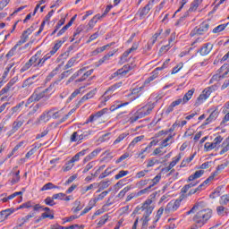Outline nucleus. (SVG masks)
Here are the masks:
<instances>
[{
  "label": "nucleus",
  "instance_id": "1",
  "mask_svg": "<svg viewBox=\"0 0 229 229\" xmlns=\"http://www.w3.org/2000/svg\"><path fill=\"white\" fill-rule=\"evenodd\" d=\"M153 108H155V103L147 104L130 116L129 123L133 124V123H137L138 119H142L143 117H146V115H149V114L153 112Z\"/></svg>",
  "mask_w": 229,
  "mask_h": 229
},
{
  "label": "nucleus",
  "instance_id": "2",
  "mask_svg": "<svg viewBox=\"0 0 229 229\" xmlns=\"http://www.w3.org/2000/svg\"><path fill=\"white\" fill-rule=\"evenodd\" d=\"M212 217V209H201L193 216V221L199 228L207 225V222Z\"/></svg>",
  "mask_w": 229,
  "mask_h": 229
},
{
  "label": "nucleus",
  "instance_id": "3",
  "mask_svg": "<svg viewBox=\"0 0 229 229\" xmlns=\"http://www.w3.org/2000/svg\"><path fill=\"white\" fill-rule=\"evenodd\" d=\"M195 89H191L188 90V92L183 96L182 98H179L171 103V105L166 108L165 114H171L174 110V106H178L179 105H185L189 103L194 95Z\"/></svg>",
  "mask_w": 229,
  "mask_h": 229
},
{
  "label": "nucleus",
  "instance_id": "4",
  "mask_svg": "<svg viewBox=\"0 0 229 229\" xmlns=\"http://www.w3.org/2000/svg\"><path fill=\"white\" fill-rule=\"evenodd\" d=\"M40 56H42V51H38L34 55L30 57L29 62L22 66L21 72H26V71H28V69H30L31 66L41 67V65L37 64L38 62H40Z\"/></svg>",
  "mask_w": 229,
  "mask_h": 229
},
{
  "label": "nucleus",
  "instance_id": "5",
  "mask_svg": "<svg viewBox=\"0 0 229 229\" xmlns=\"http://www.w3.org/2000/svg\"><path fill=\"white\" fill-rule=\"evenodd\" d=\"M183 198H185V195L182 194L176 200L170 201L165 208V214L168 215V214H173V212H176V210L180 208V205H182V201H183Z\"/></svg>",
  "mask_w": 229,
  "mask_h": 229
},
{
  "label": "nucleus",
  "instance_id": "6",
  "mask_svg": "<svg viewBox=\"0 0 229 229\" xmlns=\"http://www.w3.org/2000/svg\"><path fill=\"white\" fill-rule=\"evenodd\" d=\"M212 89H214L213 86L206 88L202 93L198 97L196 102H195V106H199V105H203L208 98H210V95L212 94Z\"/></svg>",
  "mask_w": 229,
  "mask_h": 229
},
{
  "label": "nucleus",
  "instance_id": "7",
  "mask_svg": "<svg viewBox=\"0 0 229 229\" xmlns=\"http://www.w3.org/2000/svg\"><path fill=\"white\" fill-rule=\"evenodd\" d=\"M135 66L133 64H125L123 68L117 70L114 73L111 75V80H114V78H117V76H126L130 71H133Z\"/></svg>",
  "mask_w": 229,
  "mask_h": 229
},
{
  "label": "nucleus",
  "instance_id": "8",
  "mask_svg": "<svg viewBox=\"0 0 229 229\" xmlns=\"http://www.w3.org/2000/svg\"><path fill=\"white\" fill-rule=\"evenodd\" d=\"M120 87H123V82H117L114 85L109 87V89L104 93V95L100 98L101 103H106L108 99H110V92H114V90H117V89H120Z\"/></svg>",
  "mask_w": 229,
  "mask_h": 229
},
{
  "label": "nucleus",
  "instance_id": "9",
  "mask_svg": "<svg viewBox=\"0 0 229 229\" xmlns=\"http://www.w3.org/2000/svg\"><path fill=\"white\" fill-rule=\"evenodd\" d=\"M46 97V94L43 93V91H38V89H36L33 94L28 98L27 104L31 105L33 102L40 101V99H44Z\"/></svg>",
  "mask_w": 229,
  "mask_h": 229
},
{
  "label": "nucleus",
  "instance_id": "10",
  "mask_svg": "<svg viewBox=\"0 0 229 229\" xmlns=\"http://www.w3.org/2000/svg\"><path fill=\"white\" fill-rule=\"evenodd\" d=\"M151 203H153V200L147 199L144 202V204L142 205L141 208L145 212L143 215V217H149V216H151V214H153V209L155 208H153V206H151Z\"/></svg>",
  "mask_w": 229,
  "mask_h": 229
},
{
  "label": "nucleus",
  "instance_id": "11",
  "mask_svg": "<svg viewBox=\"0 0 229 229\" xmlns=\"http://www.w3.org/2000/svg\"><path fill=\"white\" fill-rule=\"evenodd\" d=\"M18 208H33V212H38V210H40V208H44V207H42L40 204H35L33 200H29L21 204Z\"/></svg>",
  "mask_w": 229,
  "mask_h": 229
},
{
  "label": "nucleus",
  "instance_id": "12",
  "mask_svg": "<svg viewBox=\"0 0 229 229\" xmlns=\"http://www.w3.org/2000/svg\"><path fill=\"white\" fill-rule=\"evenodd\" d=\"M212 49H214V45L211 43H206L197 50V53H199L200 56H207L208 55H210Z\"/></svg>",
  "mask_w": 229,
  "mask_h": 229
},
{
  "label": "nucleus",
  "instance_id": "13",
  "mask_svg": "<svg viewBox=\"0 0 229 229\" xmlns=\"http://www.w3.org/2000/svg\"><path fill=\"white\" fill-rule=\"evenodd\" d=\"M107 112H108V108H104L97 112L96 114H91L87 120L86 123L89 124V123H94V121H98L99 117H101L102 115H105V114H106Z\"/></svg>",
  "mask_w": 229,
  "mask_h": 229
},
{
  "label": "nucleus",
  "instance_id": "14",
  "mask_svg": "<svg viewBox=\"0 0 229 229\" xmlns=\"http://www.w3.org/2000/svg\"><path fill=\"white\" fill-rule=\"evenodd\" d=\"M94 96H96V89H92L91 91H89L88 94L84 95L80 101L78 102V104L76 105V108H79L81 105H82V103H85V101L89 100V99H92V98H94Z\"/></svg>",
  "mask_w": 229,
  "mask_h": 229
},
{
  "label": "nucleus",
  "instance_id": "15",
  "mask_svg": "<svg viewBox=\"0 0 229 229\" xmlns=\"http://www.w3.org/2000/svg\"><path fill=\"white\" fill-rule=\"evenodd\" d=\"M181 159L182 156L179 154L178 156L173 158V161L169 164L167 167L162 168L161 173H169V171H171V169H173V167H174V165H176L178 161Z\"/></svg>",
  "mask_w": 229,
  "mask_h": 229
},
{
  "label": "nucleus",
  "instance_id": "16",
  "mask_svg": "<svg viewBox=\"0 0 229 229\" xmlns=\"http://www.w3.org/2000/svg\"><path fill=\"white\" fill-rule=\"evenodd\" d=\"M155 4V0H150L148 4H146L141 11L140 12V17H144L149 13L151 8H153V4Z\"/></svg>",
  "mask_w": 229,
  "mask_h": 229
},
{
  "label": "nucleus",
  "instance_id": "17",
  "mask_svg": "<svg viewBox=\"0 0 229 229\" xmlns=\"http://www.w3.org/2000/svg\"><path fill=\"white\" fill-rule=\"evenodd\" d=\"M143 87L135 88L131 90V94L128 95V98H130L131 101H135V99L139 98L140 96V92H142Z\"/></svg>",
  "mask_w": 229,
  "mask_h": 229
},
{
  "label": "nucleus",
  "instance_id": "18",
  "mask_svg": "<svg viewBox=\"0 0 229 229\" xmlns=\"http://www.w3.org/2000/svg\"><path fill=\"white\" fill-rule=\"evenodd\" d=\"M210 25L207 22H202L199 28L195 29V31L198 35H203V33L208 31Z\"/></svg>",
  "mask_w": 229,
  "mask_h": 229
},
{
  "label": "nucleus",
  "instance_id": "19",
  "mask_svg": "<svg viewBox=\"0 0 229 229\" xmlns=\"http://www.w3.org/2000/svg\"><path fill=\"white\" fill-rule=\"evenodd\" d=\"M218 115H219V111H217V108H216L215 110H213L211 112L209 116L206 119L205 124H210V123H212V121H216V119H217Z\"/></svg>",
  "mask_w": 229,
  "mask_h": 229
},
{
  "label": "nucleus",
  "instance_id": "20",
  "mask_svg": "<svg viewBox=\"0 0 229 229\" xmlns=\"http://www.w3.org/2000/svg\"><path fill=\"white\" fill-rule=\"evenodd\" d=\"M15 83H17V78H13L7 83V85L0 91V94H6V92H9L10 89H12V87H13V85H15Z\"/></svg>",
  "mask_w": 229,
  "mask_h": 229
},
{
  "label": "nucleus",
  "instance_id": "21",
  "mask_svg": "<svg viewBox=\"0 0 229 229\" xmlns=\"http://www.w3.org/2000/svg\"><path fill=\"white\" fill-rule=\"evenodd\" d=\"M101 152V149H95L93 150L89 155H88L83 162L84 164H87V162H90V160L96 158V157H98V155H99V153Z\"/></svg>",
  "mask_w": 229,
  "mask_h": 229
},
{
  "label": "nucleus",
  "instance_id": "22",
  "mask_svg": "<svg viewBox=\"0 0 229 229\" xmlns=\"http://www.w3.org/2000/svg\"><path fill=\"white\" fill-rule=\"evenodd\" d=\"M50 119L51 116H49V112H44L37 120L36 123L40 124V123H47Z\"/></svg>",
  "mask_w": 229,
  "mask_h": 229
},
{
  "label": "nucleus",
  "instance_id": "23",
  "mask_svg": "<svg viewBox=\"0 0 229 229\" xmlns=\"http://www.w3.org/2000/svg\"><path fill=\"white\" fill-rule=\"evenodd\" d=\"M203 174H205V171L203 170L196 171L193 174L189 176L188 182H194V180H198V178H201Z\"/></svg>",
  "mask_w": 229,
  "mask_h": 229
},
{
  "label": "nucleus",
  "instance_id": "24",
  "mask_svg": "<svg viewBox=\"0 0 229 229\" xmlns=\"http://www.w3.org/2000/svg\"><path fill=\"white\" fill-rule=\"evenodd\" d=\"M79 140H87L90 135H92V131H83L81 130H79Z\"/></svg>",
  "mask_w": 229,
  "mask_h": 229
},
{
  "label": "nucleus",
  "instance_id": "25",
  "mask_svg": "<svg viewBox=\"0 0 229 229\" xmlns=\"http://www.w3.org/2000/svg\"><path fill=\"white\" fill-rule=\"evenodd\" d=\"M32 217H35V212H31L29 215L22 217L21 219H19L20 226H23V225L29 223Z\"/></svg>",
  "mask_w": 229,
  "mask_h": 229
},
{
  "label": "nucleus",
  "instance_id": "26",
  "mask_svg": "<svg viewBox=\"0 0 229 229\" xmlns=\"http://www.w3.org/2000/svg\"><path fill=\"white\" fill-rule=\"evenodd\" d=\"M12 67H13V64H9L7 65V67L5 68L4 73H3V76L1 78V82L2 83H6V78H8V73L10 72Z\"/></svg>",
  "mask_w": 229,
  "mask_h": 229
},
{
  "label": "nucleus",
  "instance_id": "27",
  "mask_svg": "<svg viewBox=\"0 0 229 229\" xmlns=\"http://www.w3.org/2000/svg\"><path fill=\"white\" fill-rule=\"evenodd\" d=\"M24 124V121L16 120L13 123V129L11 130L12 133H15Z\"/></svg>",
  "mask_w": 229,
  "mask_h": 229
},
{
  "label": "nucleus",
  "instance_id": "28",
  "mask_svg": "<svg viewBox=\"0 0 229 229\" xmlns=\"http://www.w3.org/2000/svg\"><path fill=\"white\" fill-rule=\"evenodd\" d=\"M218 72L221 73V72H224L222 75H221V78H225L227 75H228V72H229V65L228 64H225L221 66V68L218 70Z\"/></svg>",
  "mask_w": 229,
  "mask_h": 229
},
{
  "label": "nucleus",
  "instance_id": "29",
  "mask_svg": "<svg viewBox=\"0 0 229 229\" xmlns=\"http://www.w3.org/2000/svg\"><path fill=\"white\" fill-rule=\"evenodd\" d=\"M53 92H55V84H51L48 88L43 90V93L45 94L47 99H49Z\"/></svg>",
  "mask_w": 229,
  "mask_h": 229
},
{
  "label": "nucleus",
  "instance_id": "30",
  "mask_svg": "<svg viewBox=\"0 0 229 229\" xmlns=\"http://www.w3.org/2000/svg\"><path fill=\"white\" fill-rule=\"evenodd\" d=\"M21 171L17 170L16 172H14L13 174V179L11 181V182L13 184H15V183H19L20 180H21Z\"/></svg>",
  "mask_w": 229,
  "mask_h": 229
},
{
  "label": "nucleus",
  "instance_id": "31",
  "mask_svg": "<svg viewBox=\"0 0 229 229\" xmlns=\"http://www.w3.org/2000/svg\"><path fill=\"white\" fill-rule=\"evenodd\" d=\"M229 151V140H225L222 143V149L220 151V155H225V153H227Z\"/></svg>",
  "mask_w": 229,
  "mask_h": 229
},
{
  "label": "nucleus",
  "instance_id": "32",
  "mask_svg": "<svg viewBox=\"0 0 229 229\" xmlns=\"http://www.w3.org/2000/svg\"><path fill=\"white\" fill-rule=\"evenodd\" d=\"M226 210H228V208H225L223 205L216 207V214L220 216V217H223V216L226 214Z\"/></svg>",
  "mask_w": 229,
  "mask_h": 229
},
{
  "label": "nucleus",
  "instance_id": "33",
  "mask_svg": "<svg viewBox=\"0 0 229 229\" xmlns=\"http://www.w3.org/2000/svg\"><path fill=\"white\" fill-rule=\"evenodd\" d=\"M128 135H130V132H123L122 134H120L116 140L114 141V144H119V142H123V140H124L126 139V137H128Z\"/></svg>",
  "mask_w": 229,
  "mask_h": 229
},
{
  "label": "nucleus",
  "instance_id": "34",
  "mask_svg": "<svg viewBox=\"0 0 229 229\" xmlns=\"http://www.w3.org/2000/svg\"><path fill=\"white\" fill-rule=\"evenodd\" d=\"M74 167V163L71 161V159L65 163V165L62 167L64 173H67V171H71Z\"/></svg>",
  "mask_w": 229,
  "mask_h": 229
},
{
  "label": "nucleus",
  "instance_id": "35",
  "mask_svg": "<svg viewBox=\"0 0 229 229\" xmlns=\"http://www.w3.org/2000/svg\"><path fill=\"white\" fill-rule=\"evenodd\" d=\"M114 55H115V51L109 52L107 55H104L103 58L98 61L99 65L105 64L106 60H110L111 56H113Z\"/></svg>",
  "mask_w": 229,
  "mask_h": 229
},
{
  "label": "nucleus",
  "instance_id": "36",
  "mask_svg": "<svg viewBox=\"0 0 229 229\" xmlns=\"http://www.w3.org/2000/svg\"><path fill=\"white\" fill-rule=\"evenodd\" d=\"M228 203H229V194L223 195L220 198L219 204L224 207H226V205H228Z\"/></svg>",
  "mask_w": 229,
  "mask_h": 229
},
{
  "label": "nucleus",
  "instance_id": "37",
  "mask_svg": "<svg viewBox=\"0 0 229 229\" xmlns=\"http://www.w3.org/2000/svg\"><path fill=\"white\" fill-rule=\"evenodd\" d=\"M49 58H51V54H47L44 57L40 56L39 61L37 64V65H41V67H42L44 65V64H46V62H47V60H49Z\"/></svg>",
  "mask_w": 229,
  "mask_h": 229
},
{
  "label": "nucleus",
  "instance_id": "38",
  "mask_svg": "<svg viewBox=\"0 0 229 229\" xmlns=\"http://www.w3.org/2000/svg\"><path fill=\"white\" fill-rule=\"evenodd\" d=\"M70 141L71 142H80V132L79 131H74L70 138Z\"/></svg>",
  "mask_w": 229,
  "mask_h": 229
},
{
  "label": "nucleus",
  "instance_id": "39",
  "mask_svg": "<svg viewBox=\"0 0 229 229\" xmlns=\"http://www.w3.org/2000/svg\"><path fill=\"white\" fill-rule=\"evenodd\" d=\"M144 139V135L138 136L132 140V141L129 144V148H134L135 144H138V142H140Z\"/></svg>",
  "mask_w": 229,
  "mask_h": 229
},
{
  "label": "nucleus",
  "instance_id": "40",
  "mask_svg": "<svg viewBox=\"0 0 229 229\" xmlns=\"http://www.w3.org/2000/svg\"><path fill=\"white\" fill-rule=\"evenodd\" d=\"M162 178V175L160 174H158L155 178H153L151 181H150V188L152 189V187H155V185H157V183H158V182H160Z\"/></svg>",
  "mask_w": 229,
  "mask_h": 229
},
{
  "label": "nucleus",
  "instance_id": "41",
  "mask_svg": "<svg viewBox=\"0 0 229 229\" xmlns=\"http://www.w3.org/2000/svg\"><path fill=\"white\" fill-rule=\"evenodd\" d=\"M51 189H58V186H55V184H53V182H47L41 188V191H49Z\"/></svg>",
  "mask_w": 229,
  "mask_h": 229
},
{
  "label": "nucleus",
  "instance_id": "42",
  "mask_svg": "<svg viewBox=\"0 0 229 229\" xmlns=\"http://www.w3.org/2000/svg\"><path fill=\"white\" fill-rule=\"evenodd\" d=\"M206 151H212L215 148H217L214 142H206L204 145Z\"/></svg>",
  "mask_w": 229,
  "mask_h": 229
},
{
  "label": "nucleus",
  "instance_id": "43",
  "mask_svg": "<svg viewBox=\"0 0 229 229\" xmlns=\"http://www.w3.org/2000/svg\"><path fill=\"white\" fill-rule=\"evenodd\" d=\"M162 31L163 30L161 29L152 36V38H150V40L152 41V44H155V42L158 40V38L162 35Z\"/></svg>",
  "mask_w": 229,
  "mask_h": 229
},
{
  "label": "nucleus",
  "instance_id": "44",
  "mask_svg": "<svg viewBox=\"0 0 229 229\" xmlns=\"http://www.w3.org/2000/svg\"><path fill=\"white\" fill-rule=\"evenodd\" d=\"M94 165H96V161H91L89 162L83 169L82 173L83 174H85V173H89V169H92V167H94Z\"/></svg>",
  "mask_w": 229,
  "mask_h": 229
},
{
  "label": "nucleus",
  "instance_id": "45",
  "mask_svg": "<svg viewBox=\"0 0 229 229\" xmlns=\"http://www.w3.org/2000/svg\"><path fill=\"white\" fill-rule=\"evenodd\" d=\"M42 108V104L38 103L36 104L33 107L32 110L29 113V115H33V114H36V112H38V110Z\"/></svg>",
  "mask_w": 229,
  "mask_h": 229
},
{
  "label": "nucleus",
  "instance_id": "46",
  "mask_svg": "<svg viewBox=\"0 0 229 229\" xmlns=\"http://www.w3.org/2000/svg\"><path fill=\"white\" fill-rule=\"evenodd\" d=\"M45 203H46V205H48V207H55V205H56V203L55 202V199H53V196L47 197L45 199Z\"/></svg>",
  "mask_w": 229,
  "mask_h": 229
},
{
  "label": "nucleus",
  "instance_id": "47",
  "mask_svg": "<svg viewBox=\"0 0 229 229\" xmlns=\"http://www.w3.org/2000/svg\"><path fill=\"white\" fill-rule=\"evenodd\" d=\"M60 71V66H57L56 68H55L47 76V80H51V78H55V76H56V74H58Z\"/></svg>",
  "mask_w": 229,
  "mask_h": 229
},
{
  "label": "nucleus",
  "instance_id": "48",
  "mask_svg": "<svg viewBox=\"0 0 229 229\" xmlns=\"http://www.w3.org/2000/svg\"><path fill=\"white\" fill-rule=\"evenodd\" d=\"M74 64H76V57H72L71 58L66 65L64 66V69L67 70V69H71V67H72V65H74Z\"/></svg>",
  "mask_w": 229,
  "mask_h": 229
},
{
  "label": "nucleus",
  "instance_id": "49",
  "mask_svg": "<svg viewBox=\"0 0 229 229\" xmlns=\"http://www.w3.org/2000/svg\"><path fill=\"white\" fill-rule=\"evenodd\" d=\"M173 139L172 135H169L167 138H165L160 144L161 148H167L169 146V143H167L169 140Z\"/></svg>",
  "mask_w": 229,
  "mask_h": 229
},
{
  "label": "nucleus",
  "instance_id": "50",
  "mask_svg": "<svg viewBox=\"0 0 229 229\" xmlns=\"http://www.w3.org/2000/svg\"><path fill=\"white\" fill-rule=\"evenodd\" d=\"M72 70H67V71H64L63 73H61L59 77V81H62V80H64V78H68L72 72Z\"/></svg>",
  "mask_w": 229,
  "mask_h": 229
},
{
  "label": "nucleus",
  "instance_id": "51",
  "mask_svg": "<svg viewBox=\"0 0 229 229\" xmlns=\"http://www.w3.org/2000/svg\"><path fill=\"white\" fill-rule=\"evenodd\" d=\"M74 205L76 206V208L73 209L74 214L80 212V210H81V208H83V206H81V201H80V200H76L74 202Z\"/></svg>",
  "mask_w": 229,
  "mask_h": 229
},
{
  "label": "nucleus",
  "instance_id": "52",
  "mask_svg": "<svg viewBox=\"0 0 229 229\" xmlns=\"http://www.w3.org/2000/svg\"><path fill=\"white\" fill-rule=\"evenodd\" d=\"M141 221H142L141 229H148V223H149V217L142 216Z\"/></svg>",
  "mask_w": 229,
  "mask_h": 229
},
{
  "label": "nucleus",
  "instance_id": "53",
  "mask_svg": "<svg viewBox=\"0 0 229 229\" xmlns=\"http://www.w3.org/2000/svg\"><path fill=\"white\" fill-rule=\"evenodd\" d=\"M83 89V87H81L78 89H75L74 92L72 93V95L69 97V101H72V99H74V98H76V96H78V94H80V92H81V89Z\"/></svg>",
  "mask_w": 229,
  "mask_h": 229
},
{
  "label": "nucleus",
  "instance_id": "54",
  "mask_svg": "<svg viewBox=\"0 0 229 229\" xmlns=\"http://www.w3.org/2000/svg\"><path fill=\"white\" fill-rule=\"evenodd\" d=\"M108 221V215H104L103 216H101L100 220L98 223V226H103V225H105V223H106Z\"/></svg>",
  "mask_w": 229,
  "mask_h": 229
},
{
  "label": "nucleus",
  "instance_id": "55",
  "mask_svg": "<svg viewBox=\"0 0 229 229\" xmlns=\"http://www.w3.org/2000/svg\"><path fill=\"white\" fill-rule=\"evenodd\" d=\"M130 172L128 171H124V170H121L118 174H116L114 176L115 180H120V178H123V176H126V174H129Z\"/></svg>",
  "mask_w": 229,
  "mask_h": 229
},
{
  "label": "nucleus",
  "instance_id": "56",
  "mask_svg": "<svg viewBox=\"0 0 229 229\" xmlns=\"http://www.w3.org/2000/svg\"><path fill=\"white\" fill-rule=\"evenodd\" d=\"M198 6H199L198 1H193L189 8V12H196V10H198Z\"/></svg>",
  "mask_w": 229,
  "mask_h": 229
},
{
  "label": "nucleus",
  "instance_id": "57",
  "mask_svg": "<svg viewBox=\"0 0 229 229\" xmlns=\"http://www.w3.org/2000/svg\"><path fill=\"white\" fill-rule=\"evenodd\" d=\"M225 28H226V25H225V24L218 25L217 27H216V28L213 30V33H220V31L225 30Z\"/></svg>",
  "mask_w": 229,
  "mask_h": 229
},
{
  "label": "nucleus",
  "instance_id": "58",
  "mask_svg": "<svg viewBox=\"0 0 229 229\" xmlns=\"http://www.w3.org/2000/svg\"><path fill=\"white\" fill-rule=\"evenodd\" d=\"M130 157V153L126 152L123 155H122L116 161V164H121V162H123V160H126V158H128Z\"/></svg>",
  "mask_w": 229,
  "mask_h": 229
},
{
  "label": "nucleus",
  "instance_id": "59",
  "mask_svg": "<svg viewBox=\"0 0 229 229\" xmlns=\"http://www.w3.org/2000/svg\"><path fill=\"white\" fill-rule=\"evenodd\" d=\"M112 171H110V168H106L105 170V172H103L100 175H99V180H103V178H106V176H108L109 174H111Z\"/></svg>",
  "mask_w": 229,
  "mask_h": 229
},
{
  "label": "nucleus",
  "instance_id": "60",
  "mask_svg": "<svg viewBox=\"0 0 229 229\" xmlns=\"http://www.w3.org/2000/svg\"><path fill=\"white\" fill-rule=\"evenodd\" d=\"M199 205H201V202H199V203L195 204V205L192 207V208H191L190 211H188V212L186 213L187 216H190V214H194V211H195V210H199Z\"/></svg>",
  "mask_w": 229,
  "mask_h": 229
},
{
  "label": "nucleus",
  "instance_id": "61",
  "mask_svg": "<svg viewBox=\"0 0 229 229\" xmlns=\"http://www.w3.org/2000/svg\"><path fill=\"white\" fill-rule=\"evenodd\" d=\"M2 212H4L5 217L8 219V216H12V214H13L15 212V209H13V208H7L5 210H3Z\"/></svg>",
  "mask_w": 229,
  "mask_h": 229
},
{
  "label": "nucleus",
  "instance_id": "62",
  "mask_svg": "<svg viewBox=\"0 0 229 229\" xmlns=\"http://www.w3.org/2000/svg\"><path fill=\"white\" fill-rule=\"evenodd\" d=\"M31 85H33V81H31V78H29L22 83V88L25 89V87H31Z\"/></svg>",
  "mask_w": 229,
  "mask_h": 229
},
{
  "label": "nucleus",
  "instance_id": "63",
  "mask_svg": "<svg viewBox=\"0 0 229 229\" xmlns=\"http://www.w3.org/2000/svg\"><path fill=\"white\" fill-rule=\"evenodd\" d=\"M8 3H10V0L0 1V12H1V10H4L5 8V6L8 5Z\"/></svg>",
  "mask_w": 229,
  "mask_h": 229
},
{
  "label": "nucleus",
  "instance_id": "64",
  "mask_svg": "<svg viewBox=\"0 0 229 229\" xmlns=\"http://www.w3.org/2000/svg\"><path fill=\"white\" fill-rule=\"evenodd\" d=\"M65 198L64 193H56L53 195V199H64Z\"/></svg>",
  "mask_w": 229,
  "mask_h": 229
}]
</instances>
